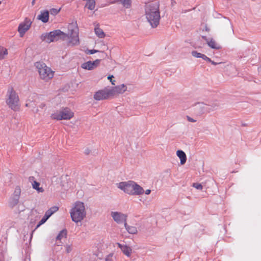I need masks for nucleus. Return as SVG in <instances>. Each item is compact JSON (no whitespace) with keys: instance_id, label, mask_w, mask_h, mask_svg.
<instances>
[{"instance_id":"1","label":"nucleus","mask_w":261,"mask_h":261,"mask_svg":"<svg viewBox=\"0 0 261 261\" xmlns=\"http://www.w3.org/2000/svg\"><path fill=\"white\" fill-rule=\"evenodd\" d=\"M68 34L62 32L60 30H56L49 33L43 34L41 36L42 41L49 43L56 41L59 39L65 40L67 38L70 40L69 45H77L80 43L79 38V29L77 26L73 23L69 24L68 26Z\"/></svg>"},{"instance_id":"2","label":"nucleus","mask_w":261,"mask_h":261,"mask_svg":"<svg viewBox=\"0 0 261 261\" xmlns=\"http://www.w3.org/2000/svg\"><path fill=\"white\" fill-rule=\"evenodd\" d=\"M145 16L152 28H155L160 23L161 19L159 2L155 1L146 3Z\"/></svg>"},{"instance_id":"3","label":"nucleus","mask_w":261,"mask_h":261,"mask_svg":"<svg viewBox=\"0 0 261 261\" xmlns=\"http://www.w3.org/2000/svg\"><path fill=\"white\" fill-rule=\"evenodd\" d=\"M118 188L130 195H141L144 192V189L133 181L121 182L119 184Z\"/></svg>"},{"instance_id":"4","label":"nucleus","mask_w":261,"mask_h":261,"mask_svg":"<svg viewBox=\"0 0 261 261\" xmlns=\"http://www.w3.org/2000/svg\"><path fill=\"white\" fill-rule=\"evenodd\" d=\"M86 212L83 202H76L70 211L72 220L75 223L81 222L86 216Z\"/></svg>"},{"instance_id":"5","label":"nucleus","mask_w":261,"mask_h":261,"mask_svg":"<svg viewBox=\"0 0 261 261\" xmlns=\"http://www.w3.org/2000/svg\"><path fill=\"white\" fill-rule=\"evenodd\" d=\"M6 97V103L9 107L14 111L19 110L20 108L19 97L12 87L8 88Z\"/></svg>"},{"instance_id":"6","label":"nucleus","mask_w":261,"mask_h":261,"mask_svg":"<svg viewBox=\"0 0 261 261\" xmlns=\"http://www.w3.org/2000/svg\"><path fill=\"white\" fill-rule=\"evenodd\" d=\"M35 66L38 69L41 79L42 80L47 81L53 77L54 72L44 63L36 62Z\"/></svg>"},{"instance_id":"7","label":"nucleus","mask_w":261,"mask_h":261,"mask_svg":"<svg viewBox=\"0 0 261 261\" xmlns=\"http://www.w3.org/2000/svg\"><path fill=\"white\" fill-rule=\"evenodd\" d=\"M73 116V113L68 108H64L61 109L60 111L53 114L51 115V118L53 119H56L58 120L64 119L69 120Z\"/></svg>"},{"instance_id":"8","label":"nucleus","mask_w":261,"mask_h":261,"mask_svg":"<svg viewBox=\"0 0 261 261\" xmlns=\"http://www.w3.org/2000/svg\"><path fill=\"white\" fill-rule=\"evenodd\" d=\"M20 193V188L19 187H16L13 194L12 195L9 200V206L11 208H13L18 203Z\"/></svg>"},{"instance_id":"9","label":"nucleus","mask_w":261,"mask_h":261,"mask_svg":"<svg viewBox=\"0 0 261 261\" xmlns=\"http://www.w3.org/2000/svg\"><path fill=\"white\" fill-rule=\"evenodd\" d=\"M31 20L26 17L22 22L20 23L18 28V31L21 37H23L27 31H28L32 24Z\"/></svg>"},{"instance_id":"10","label":"nucleus","mask_w":261,"mask_h":261,"mask_svg":"<svg viewBox=\"0 0 261 261\" xmlns=\"http://www.w3.org/2000/svg\"><path fill=\"white\" fill-rule=\"evenodd\" d=\"M110 96H112L110 88H105L96 92L94 95V98L96 100H101L108 99Z\"/></svg>"},{"instance_id":"11","label":"nucleus","mask_w":261,"mask_h":261,"mask_svg":"<svg viewBox=\"0 0 261 261\" xmlns=\"http://www.w3.org/2000/svg\"><path fill=\"white\" fill-rule=\"evenodd\" d=\"M111 215L113 220L118 224L122 222L126 223L127 216L126 214L118 212H112Z\"/></svg>"},{"instance_id":"12","label":"nucleus","mask_w":261,"mask_h":261,"mask_svg":"<svg viewBox=\"0 0 261 261\" xmlns=\"http://www.w3.org/2000/svg\"><path fill=\"white\" fill-rule=\"evenodd\" d=\"M101 60L96 59L94 61H89L82 64L81 67L84 69L91 70L96 68L99 64Z\"/></svg>"},{"instance_id":"13","label":"nucleus","mask_w":261,"mask_h":261,"mask_svg":"<svg viewBox=\"0 0 261 261\" xmlns=\"http://www.w3.org/2000/svg\"><path fill=\"white\" fill-rule=\"evenodd\" d=\"M110 90L111 96H114L119 94L123 93L127 90V87L124 84H122L112 88H110Z\"/></svg>"},{"instance_id":"14","label":"nucleus","mask_w":261,"mask_h":261,"mask_svg":"<svg viewBox=\"0 0 261 261\" xmlns=\"http://www.w3.org/2000/svg\"><path fill=\"white\" fill-rule=\"evenodd\" d=\"M206 108L201 111L203 113H210L218 109L220 104L217 100H214L206 104Z\"/></svg>"},{"instance_id":"15","label":"nucleus","mask_w":261,"mask_h":261,"mask_svg":"<svg viewBox=\"0 0 261 261\" xmlns=\"http://www.w3.org/2000/svg\"><path fill=\"white\" fill-rule=\"evenodd\" d=\"M118 246L121 249L122 252L127 256L129 257L131 255L132 252V248L125 245L121 244L119 243H117Z\"/></svg>"},{"instance_id":"16","label":"nucleus","mask_w":261,"mask_h":261,"mask_svg":"<svg viewBox=\"0 0 261 261\" xmlns=\"http://www.w3.org/2000/svg\"><path fill=\"white\" fill-rule=\"evenodd\" d=\"M34 177L30 176L29 177L30 181H33L32 183V187L33 189L36 190L38 192H43L44 191L42 187H39L40 183L34 180Z\"/></svg>"},{"instance_id":"17","label":"nucleus","mask_w":261,"mask_h":261,"mask_svg":"<svg viewBox=\"0 0 261 261\" xmlns=\"http://www.w3.org/2000/svg\"><path fill=\"white\" fill-rule=\"evenodd\" d=\"M48 17L49 12L47 11H44L41 12V14L38 16L37 18L45 23L48 21Z\"/></svg>"},{"instance_id":"18","label":"nucleus","mask_w":261,"mask_h":261,"mask_svg":"<svg viewBox=\"0 0 261 261\" xmlns=\"http://www.w3.org/2000/svg\"><path fill=\"white\" fill-rule=\"evenodd\" d=\"M176 154L180 160V164H185L187 160L186 153L182 150H179L177 151Z\"/></svg>"},{"instance_id":"19","label":"nucleus","mask_w":261,"mask_h":261,"mask_svg":"<svg viewBox=\"0 0 261 261\" xmlns=\"http://www.w3.org/2000/svg\"><path fill=\"white\" fill-rule=\"evenodd\" d=\"M124 227L127 230V232L130 234H136L137 233V229L136 227L129 226L127 225V223H125Z\"/></svg>"},{"instance_id":"20","label":"nucleus","mask_w":261,"mask_h":261,"mask_svg":"<svg viewBox=\"0 0 261 261\" xmlns=\"http://www.w3.org/2000/svg\"><path fill=\"white\" fill-rule=\"evenodd\" d=\"M121 2L123 6L126 8H129L132 5L131 0H116L112 3Z\"/></svg>"},{"instance_id":"21","label":"nucleus","mask_w":261,"mask_h":261,"mask_svg":"<svg viewBox=\"0 0 261 261\" xmlns=\"http://www.w3.org/2000/svg\"><path fill=\"white\" fill-rule=\"evenodd\" d=\"M208 45L212 48L219 49L221 48L220 45L217 44L213 39H211L207 43Z\"/></svg>"},{"instance_id":"22","label":"nucleus","mask_w":261,"mask_h":261,"mask_svg":"<svg viewBox=\"0 0 261 261\" xmlns=\"http://www.w3.org/2000/svg\"><path fill=\"white\" fill-rule=\"evenodd\" d=\"M95 33L96 35L100 38H103L105 37V34L102 31V29H100L98 27L95 28Z\"/></svg>"},{"instance_id":"23","label":"nucleus","mask_w":261,"mask_h":261,"mask_svg":"<svg viewBox=\"0 0 261 261\" xmlns=\"http://www.w3.org/2000/svg\"><path fill=\"white\" fill-rule=\"evenodd\" d=\"M85 7H87V8L89 10H93L95 7V0H90L87 2Z\"/></svg>"},{"instance_id":"24","label":"nucleus","mask_w":261,"mask_h":261,"mask_svg":"<svg viewBox=\"0 0 261 261\" xmlns=\"http://www.w3.org/2000/svg\"><path fill=\"white\" fill-rule=\"evenodd\" d=\"M67 236V230L63 229L61 230L56 237V240H61L62 238H65Z\"/></svg>"},{"instance_id":"25","label":"nucleus","mask_w":261,"mask_h":261,"mask_svg":"<svg viewBox=\"0 0 261 261\" xmlns=\"http://www.w3.org/2000/svg\"><path fill=\"white\" fill-rule=\"evenodd\" d=\"M195 106L196 107V109H199L200 110V112L203 113L201 111L206 108V104L202 102H199L195 103Z\"/></svg>"},{"instance_id":"26","label":"nucleus","mask_w":261,"mask_h":261,"mask_svg":"<svg viewBox=\"0 0 261 261\" xmlns=\"http://www.w3.org/2000/svg\"><path fill=\"white\" fill-rule=\"evenodd\" d=\"M8 54L7 49L0 46V60L4 58V56Z\"/></svg>"},{"instance_id":"27","label":"nucleus","mask_w":261,"mask_h":261,"mask_svg":"<svg viewBox=\"0 0 261 261\" xmlns=\"http://www.w3.org/2000/svg\"><path fill=\"white\" fill-rule=\"evenodd\" d=\"M115 259L116 256L114 255V253H111L106 257L105 261H114Z\"/></svg>"},{"instance_id":"28","label":"nucleus","mask_w":261,"mask_h":261,"mask_svg":"<svg viewBox=\"0 0 261 261\" xmlns=\"http://www.w3.org/2000/svg\"><path fill=\"white\" fill-rule=\"evenodd\" d=\"M202 54L198 53L197 51H195V50H193L191 53V55L193 57H194L195 58H200V57H201Z\"/></svg>"},{"instance_id":"29","label":"nucleus","mask_w":261,"mask_h":261,"mask_svg":"<svg viewBox=\"0 0 261 261\" xmlns=\"http://www.w3.org/2000/svg\"><path fill=\"white\" fill-rule=\"evenodd\" d=\"M48 219L45 217L44 216H43V217L41 219V220L40 221V222H39V223L38 224V225H37V227L36 228H38V227H39L41 225L44 224L47 220Z\"/></svg>"},{"instance_id":"30","label":"nucleus","mask_w":261,"mask_h":261,"mask_svg":"<svg viewBox=\"0 0 261 261\" xmlns=\"http://www.w3.org/2000/svg\"><path fill=\"white\" fill-rule=\"evenodd\" d=\"M60 9L53 8L50 9V13L51 15H56L60 12Z\"/></svg>"},{"instance_id":"31","label":"nucleus","mask_w":261,"mask_h":261,"mask_svg":"<svg viewBox=\"0 0 261 261\" xmlns=\"http://www.w3.org/2000/svg\"><path fill=\"white\" fill-rule=\"evenodd\" d=\"M25 106L27 107H29L31 108H32V109H34L35 108V104L34 102L30 101L29 102H27L25 104Z\"/></svg>"},{"instance_id":"32","label":"nucleus","mask_w":261,"mask_h":261,"mask_svg":"<svg viewBox=\"0 0 261 261\" xmlns=\"http://www.w3.org/2000/svg\"><path fill=\"white\" fill-rule=\"evenodd\" d=\"M193 187L198 190H202V186L201 185V184H199V183H194L193 184Z\"/></svg>"},{"instance_id":"33","label":"nucleus","mask_w":261,"mask_h":261,"mask_svg":"<svg viewBox=\"0 0 261 261\" xmlns=\"http://www.w3.org/2000/svg\"><path fill=\"white\" fill-rule=\"evenodd\" d=\"M59 210V207L58 206H53L51 207H50L49 209V211L50 212H52L53 213V214L56 212L57 211H58Z\"/></svg>"},{"instance_id":"34","label":"nucleus","mask_w":261,"mask_h":261,"mask_svg":"<svg viewBox=\"0 0 261 261\" xmlns=\"http://www.w3.org/2000/svg\"><path fill=\"white\" fill-rule=\"evenodd\" d=\"M53 215V213L50 212L49 210H48L45 213L44 216L48 219L51 215Z\"/></svg>"},{"instance_id":"35","label":"nucleus","mask_w":261,"mask_h":261,"mask_svg":"<svg viewBox=\"0 0 261 261\" xmlns=\"http://www.w3.org/2000/svg\"><path fill=\"white\" fill-rule=\"evenodd\" d=\"M99 51L97 50H95V49H91V50H88V51H87V54H90V55H92V54H93L94 53H96L97 52H98Z\"/></svg>"},{"instance_id":"36","label":"nucleus","mask_w":261,"mask_h":261,"mask_svg":"<svg viewBox=\"0 0 261 261\" xmlns=\"http://www.w3.org/2000/svg\"><path fill=\"white\" fill-rule=\"evenodd\" d=\"M186 117H187V119L188 121H189V122H195L196 121V120L193 119L192 118L190 117L189 116H187Z\"/></svg>"},{"instance_id":"37","label":"nucleus","mask_w":261,"mask_h":261,"mask_svg":"<svg viewBox=\"0 0 261 261\" xmlns=\"http://www.w3.org/2000/svg\"><path fill=\"white\" fill-rule=\"evenodd\" d=\"M65 247H66V250L67 252H68V253L71 251V250L72 249L71 246H70L69 245H66V246Z\"/></svg>"},{"instance_id":"38","label":"nucleus","mask_w":261,"mask_h":261,"mask_svg":"<svg viewBox=\"0 0 261 261\" xmlns=\"http://www.w3.org/2000/svg\"><path fill=\"white\" fill-rule=\"evenodd\" d=\"M113 77V75H109L108 77V79L109 80H110V82H111V83L113 84V85H115V80H112V78Z\"/></svg>"},{"instance_id":"39","label":"nucleus","mask_w":261,"mask_h":261,"mask_svg":"<svg viewBox=\"0 0 261 261\" xmlns=\"http://www.w3.org/2000/svg\"><path fill=\"white\" fill-rule=\"evenodd\" d=\"M32 111L35 113V114H39V110L38 108H35L34 109H32Z\"/></svg>"},{"instance_id":"40","label":"nucleus","mask_w":261,"mask_h":261,"mask_svg":"<svg viewBox=\"0 0 261 261\" xmlns=\"http://www.w3.org/2000/svg\"><path fill=\"white\" fill-rule=\"evenodd\" d=\"M45 104L44 103H42L39 105V108L41 109H43L45 108Z\"/></svg>"},{"instance_id":"41","label":"nucleus","mask_w":261,"mask_h":261,"mask_svg":"<svg viewBox=\"0 0 261 261\" xmlns=\"http://www.w3.org/2000/svg\"><path fill=\"white\" fill-rule=\"evenodd\" d=\"M202 38L205 40L206 41L207 44L208 43V41H210V40L206 37V36H202Z\"/></svg>"},{"instance_id":"42","label":"nucleus","mask_w":261,"mask_h":261,"mask_svg":"<svg viewBox=\"0 0 261 261\" xmlns=\"http://www.w3.org/2000/svg\"><path fill=\"white\" fill-rule=\"evenodd\" d=\"M151 190L149 189H147L145 191V193L147 195H148L150 193Z\"/></svg>"},{"instance_id":"43","label":"nucleus","mask_w":261,"mask_h":261,"mask_svg":"<svg viewBox=\"0 0 261 261\" xmlns=\"http://www.w3.org/2000/svg\"><path fill=\"white\" fill-rule=\"evenodd\" d=\"M211 63L213 65H218V64H220V63H217V62H214V61H212V62H211Z\"/></svg>"},{"instance_id":"44","label":"nucleus","mask_w":261,"mask_h":261,"mask_svg":"<svg viewBox=\"0 0 261 261\" xmlns=\"http://www.w3.org/2000/svg\"><path fill=\"white\" fill-rule=\"evenodd\" d=\"M90 150L89 149H86L85 151V153L86 154H89L90 153Z\"/></svg>"},{"instance_id":"45","label":"nucleus","mask_w":261,"mask_h":261,"mask_svg":"<svg viewBox=\"0 0 261 261\" xmlns=\"http://www.w3.org/2000/svg\"><path fill=\"white\" fill-rule=\"evenodd\" d=\"M205 60L210 63H211V62H212V60L207 57V58H205Z\"/></svg>"},{"instance_id":"46","label":"nucleus","mask_w":261,"mask_h":261,"mask_svg":"<svg viewBox=\"0 0 261 261\" xmlns=\"http://www.w3.org/2000/svg\"><path fill=\"white\" fill-rule=\"evenodd\" d=\"M200 58L205 60V58H207V56L204 54H202L201 57Z\"/></svg>"},{"instance_id":"47","label":"nucleus","mask_w":261,"mask_h":261,"mask_svg":"<svg viewBox=\"0 0 261 261\" xmlns=\"http://www.w3.org/2000/svg\"><path fill=\"white\" fill-rule=\"evenodd\" d=\"M176 4L175 0H171V5L173 6Z\"/></svg>"},{"instance_id":"48","label":"nucleus","mask_w":261,"mask_h":261,"mask_svg":"<svg viewBox=\"0 0 261 261\" xmlns=\"http://www.w3.org/2000/svg\"><path fill=\"white\" fill-rule=\"evenodd\" d=\"M34 3H35V0L33 1L32 4L34 5Z\"/></svg>"},{"instance_id":"49","label":"nucleus","mask_w":261,"mask_h":261,"mask_svg":"<svg viewBox=\"0 0 261 261\" xmlns=\"http://www.w3.org/2000/svg\"><path fill=\"white\" fill-rule=\"evenodd\" d=\"M1 3H1V1H0V5L1 4Z\"/></svg>"}]
</instances>
